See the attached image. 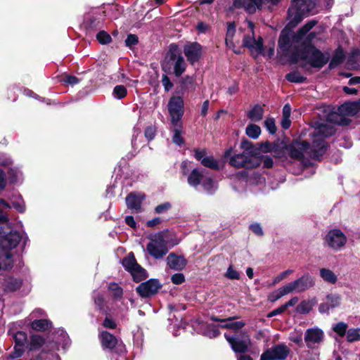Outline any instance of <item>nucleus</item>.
I'll return each mask as SVG.
<instances>
[{"instance_id": "32", "label": "nucleus", "mask_w": 360, "mask_h": 360, "mask_svg": "<svg viewBox=\"0 0 360 360\" xmlns=\"http://www.w3.org/2000/svg\"><path fill=\"white\" fill-rule=\"evenodd\" d=\"M51 322L47 319L35 320L31 323L32 328L37 331H44L51 328Z\"/></svg>"}, {"instance_id": "62", "label": "nucleus", "mask_w": 360, "mask_h": 360, "mask_svg": "<svg viewBox=\"0 0 360 360\" xmlns=\"http://www.w3.org/2000/svg\"><path fill=\"white\" fill-rule=\"evenodd\" d=\"M285 310H286V309H285V306L283 304L281 307L275 309L274 310H273L272 311L269 313L267 314V317L268 318H271V317H273L274 316L281 314L283 313Z\"/></svg>"}, {"instance_id": "19", "label": "nucleus", "mask_w": 360, "mask_h": 360, "mask_svg": "<svg viewBox=\"0 0 360 360\" xmlns=\"http://www.w3.org/2000/svg\"><path fill=\"white\" fill-rule=\"evenodd\" d=\"M162 285L156 279H150L140 284L136 290L143 297H148L156 294L161 288Z\"/></svg>"}, {"instance_id": "48", "label": "nucleus", "mask_w": 360, "mask_h": 360, "mask_svg": "<svg viewBox=\"0 0 360 360\" xmlns=\"http://www.w3.org/2000/svg\"><path fill=\"white\" fill-rule=\"evenodd\" d=\"M264 126L270 134H274L276 133V127L274 118L267 117L264 121Z\"/></svg>"}, {"instance_id": "1", "label": "nucleus", "mask_w": 360, "mask_h": 360, "mask_svg": "<svg viewBox=\"0 0 360 360\" xmlns=\"http://www.w3.org/2000/svg\"><path fill=\"white\" fill-rule=\"evenodd\" d=\"M11 206L5 200L0 199V261L4 262L5 269H11L12 265V254L11 250L15 248L20 240L25 245L27 236L24 233H20L18 229L22 227L21 221L12 225L9 222L6 212Z\"/></svg>"}, {"instance_id": "53", "label": "nucleus", "mask_w": 360, "mask_h": 360, "mask_svg": "<svg viewBox=\"0 0 360 360\" xmlns=\"http://www.w3.org/2000/svg\"><path fill=\"white\" fill-rule=\"evenodd\" d=\"M292 273L293 270L292 269H288L286 271H283L274 278L273 284L274 285L281 282L282 280H283L285 278H286L288 276L290 275Z\"/></svg>"}, {"instance_id": "34", "label": "nucleus", "mask_w": 360, "mask_h": 360, "mask_svg": "<svg viewBox=\"0 0 360 360\" xmlns=\"http://www.w3.org/2000/svg\"><path fill=\"white\" fill-rule=\"evenodd\" d=\"M108 290L115 300H120L123 295L122 288L117 283H111L108 285Z\"/></svg>"}, {"instance_id": "40", "label": "nucleus", "mask_w": 360, "mask_h": 360, "mask_svg": "<svg viewBox=\"0 0 360 360\" xmlns=\"http://www.w3.org/2000/svg\"><path fill=\"white\" fill-rule=\"evenodd\" d=\"M289 294L287 291L285 285L279 288L278 290L273 292L269 296V300L271 302H274L276 300H279L281 297H282L284 295H286Z\"/></svg>"}, {"instance_id": "43", "label": "nucleus", "mask_w": 360, "mask_h": 360, "mask_svg": "<svg viewBox=\"0 0 360 360\" xmlns=\"http://www.w3.org/2000/svg\"><path fill=\"white\" fill-rule=\"evenodd\" d=\"M44 343V339L37 335L31 336L30 339V349L34 350L39 348Z\"/></svg>"}, {"instance_id": "22", "label": "nucleus", "mask_w": 360, "mask_h": 360, "mask_svg": "<svg viewBox=\"0 0 360 360\" xmlns=\"http://www.w3.org/2000/svg\"><path fill=\"white\" fill-rule=\"evenodd\" d=\"M195 158L198 160H200L201 164L206 167L212 169H219V161L212 156H207L206 151L205 150H195Z\"/></svg>"}, {"instance_id": "50", "label": "nucleus", "mask_w": 360, "mask_h": 360, "mask_svg": "<svg viewBox=\"0 0 360 360\" xmlns=\"http://www.w3.org/2000/svg\"><path fill=\"white\" fill-rule=\"evenodd\" d=\"M205 333V335L210 338H216L220 333L219 329L213 325L207 326Z\"/></svg>"}, {"instance_id": "42", "label": "nucleus", "mask_w": 360, "mask_h": 360, "mask_svg": "<svg viewBox=\"0 0 360 360\" xmlns=\"http://www.w3.org/2000/svg\"><path fill=\"white\" fill-rule=\"evenodd\" d=\"M8 175L12 183H18L22 179V173L18 169L11 168L8 172Z\"/></svg>"}, {"instance_id": "23", "label": "nucleus", "mask_w": 360, "mask_h": 360, "mask_svg": "<svg viewBox=\"0 0 360 360\" xmlns=\"http://www.w3.org/2000/svg\"><path fill=\"white\" fill-rule=\"evenodd\" d=\"M195 87L196 84L194 77L186 76L181 79L175 92L178 95L183 96L185 94L194 91Z\"/></svg>"}, {"instance_id": "10", "label": "nucleus", "mask_w": 360, "mask_h": 360, "mask_svg": "<svg viewBox=\"0 0 360 360\" xmlns=\"http://www.w3.org/2000/svg\"><path fill=\"white\" fill-rule=\"evenodd\" d=\"M167 109L171 117L172 124L181 122L184 114V101L180 95L172 96L167 104Z\"/></svg>"}, {"instance_id": "61", "label": "nucleus", "mask_w": 360, "mask_h": 360, "mask_svg": "<svg viewBox=\"0 0 360 360\" xmlns=\"http://www.w3.org/2000/svg\"><path fill=\"white\" fill-rule=\"evenodd\" d=\"M171 207V204L169 202H165L163 204L158 205L155 210L156 213L161 214L165 212Z\"/></svg>"}, {"instance_id": "28", "label": "nucleus", "mask_w": 360, "mask_h": 360, "mask_svg": "<svg viewBox=\"0 0 360 360\" xmlns=\"http://www.w3.org/2000/svg\"><path fill=\"white\" fill-rule=\"evenodd\" d=\"M264 116V108L262 105H255L248 113V118L255 122L260 121Z\"/></svg>"}, {"instance_id": "60", "label": "nucleus", "mask_w": 360, "mask_h": 360, "mask_svg": "<svg viewBox=\"0 0 360 360\" xmlns=\"http://www.w3.org/2000/svg\"><path fill=\"white\" fill-rule=\"evenodd\" d=\"M250 229L257 236L263 235V230L261 225L258 223H254L250 226Z\"/></svg>"}, {"instance_id": "14", "label": "nucleus", "mask_w": 360, "mask_h": 360, "mask_svg": "<svg viewBox=\"0 0 360 360\" xmlns=\"http://www.w3.org/2000/svg\"><path fill=\"white\" fill-rule=\"evenodd\" d=\"M224 336L235 352L244 353L248 351L251 345L250 336L244 331L240 332L239 335L236 337L227 334Z\"/></svg>"}, {"instance_id": "54", "label": "nucleus", "mask_w": 360, "mask_h": 360, "mask_svg": "<svg viewBox=\"0 0 360 360\" xmlns=\"http://www.w3.org/2000/svg\"><path fill=\"white\" fill-rule=\"evenodd\" d=\"M156 134V129L155 127L149 126L145 130V136L148 141L153 140Z\"/></svg>"}, {"instance_id": "64", "label": "nucleus", "mask_w": 360, "mask_h": 360, "mask_svg": "<svg viewBox=\"0 0 360 360\" xmlns=\"http://www.w3.org/2000/svg\"><path fill=\"white\" fill-rule=\"evenodd\" d=\"M65 82L70 84V85H75L77 83H79V80L77 77L72 75H67L65 78Z\"/></svg>"}, {"instance_id": "36", "label": "nucleus", "mask_w": 360, "mask_h": 360, "mask_svg": "<svg viewBox=\"0 0 360 360\" xmlns=\"http://www.w3.org/2000/svg\"><path fill=\"white\" fill-rule=\"evenodd\" d=\"M346 339L349 342L360 341V328H349L346 335Z\"/></svg>"}, {"instance_id": "13", "label": "nucleus", "mask_w": 360, "mask_h": 360, "mask_svg": "<svg viewBox=\"0 0 360 360\" xmlns=\"http://www.w3.org/2000/svg\"><path fill=\"white\" fill-rule=\"evenodd\" d=\"M248 25L251 29V32L244 36L243 39V45L247 47L251 53L255 56L262 54L263 51V39L261 37L256 38L252 31L253 24L251 22H248Z\"/></svg>"}, {"instance_id": "21", "label": "nucleus", "mask_w": 360, "mask_h": 360, "mask_svg": "<svg viewBox=\"0 0 360 360\" xmlns=\"http://www.w3.org/2000/svg\"><path fill=\"white\" fill-rule=\"evenodd\" d=\"M184 52L187 60L193 64L200 59L202 55V47L197 42L188 43L184 47Z\"/></svg>"}, {"instance_id": "4", "label": "nucleus", "mask_w": 360, "mask_h": 360, "mask_svg": "<svg viewBox=\"0 0 360 360\" xmlns=\"http://www.w3.org/2000/svg\"><path fill=\"white\" fill-rule=\"evenodd\" d=\"M286 55H291L297 61H303L304 66L309 65L315 68H321L328 61V56L323 54L314 46H308L304 49L295 51H283Z\"/></svg>"}, {"instance_id": "15", "label": "nucleus", "mask_w": 360, "mask_h": 360, "mask_svg": "<svg viewBox=\"0 0 360 360\" xmlns=\"http://www.w3.org/2000/svg\"><path fill=\"white\" fill-rule=\"evenodd\" d=\"M122 265L127 271L130 272L136 281H139L146 276V271L136 262L132 252L122 260Z\"/></svg>"}, {"instance_id": "5", "label": "nucleus", "mask_w": 360, "mask_h": 360, "mask_svg": "<svg viewBox=\"0 0 360 360\" xmlns=\"http://www.w3.org/2000/svg\"><path fill=\"white\" fill-rule=\"evenodd\" d=\"M179 240L171 242L168 231H162L151 236L147 245V251L155 259H162L168 252L169 248L179 243Z\"/></svg>"}, {"instance_id": "44", "label": "nucleus", "mask_w": 360, "mask_h": 360, "mask_svg": "<svg viewBox=\"0 0 360 360\" xmlns=\"http://www.w3.org/2000/svg\"><path fill=\"white\" fill-rule=\"evenodd\" d=\"M15 345L24 346L27 342V334L22 331H18L13 334Z\"/></svg>"}, {"instance_id": "27", "label": "nucleus", "mask_w": 360, "mask_h": 360, "mask_svg": "<svg viewBox=\"0 0 360 360\" xmlns=\"http://www.w3.org/2000/svg\"><path fill=\"white\" fill-rule=\"evenodd\" d=\"M205 176V169H194L188 176V184L191 186L197 187L202 184Z\"/></svg>"}, {"instance_id": "2", "label": "nucleus", "mask_w": 360, "mask_h": 360, "mask_svg": "<svg viewBox=\"0 0 360 360\" xmlns=\"http://www.w3.org/2000/svg\"><path fill=\"white\" fill-rule=\"evenodd\" d=\"M334 129L328 124H321L316 133L313 134L311 146L305 141H294L290 147V155L292 158L302 160L305 155L312 158H318L326 150L324 138L334 134Z\"/></svg>"}, {"instance_id": "31", "label": "nucleus", "mask_w": 360, "mask_h": 360, "mask_svg": "<svg viewBox=\"0 0 360 360\" xmlns=\"http://www.w3.org/2000/svg\"><path fill=\"white\" fill-rule=\"evenodd\" d=\"M174 126V134L172 136L173 142L177 146H181L184 143V139L182 134V122H178L177 124H172Z\"/></svg>"}, {"instance_id": "41", "label": "nucleus", "mask_w": 360, "mask_h": 360, "mask_svg": "<svg viewBox=\"0 0 360 360\" xmlns=\"http://www.w3.org/2000/svg\"><path fill=\"white\" fill-rule=\"evenodd\" d=\"M285 78L288 81L295 83H302L306 80V77H303L300 72L297 71L287 74Z\"/></svg>"}, {"instance_id": "59", "label": "nucleus", "mask_w": 360, "mask_h": 360, "mask_svg": "<svg viewBox=\"0 0 360 360\" xmlns=\"http://www.w3.org/2000/svg\"><path fill=\"white\" fill-rule=\"evenodd\" d=\"M118 81L120 82H123V83H127V82H129L128 85H130V86H133V85L136 84L138 82L137 80L129 79L122 72H120L119 74V75H118Z\"/></svg>"}, {"instance_id": "39", "label": "nucleus", "mask_w": 360, "mask_h": 360, "mask_svg": "<svg viewBox=\"0 0 360 360\" xmlns=\"http://www.w3.org/2000/svg\"><path fill=\"white\" fill-rule=\"evenodd\" d=\"M348 326L345 322H339L333 326V330L335 333H336L340 337L343 338L347 335L348 330Z\"/></svg>"}, {"instance_id": "11", "label": "nucleus", "mask_w": 360, "mask_h": 360, "mask_svg": "<svg viewBox=\"0 0 360 360\" xmlns=\"http://www.w3.org/2000/svg\"><path fill=\"white\" fill-rule=\"evenodd\" d=\"M167 58L169 62L174 63L175 75L181 76L186 70V63L177 45L172 44L169 46Z\"/></svg>"}, {"instance_id": "37", "label": "nucleus", "mask_w": 360, "mask_h": 360, "mask_svg": "<svg viewBox=\"0 0 360 360\" xmlns=\"http://www.w3.org/2000/svg\"><path fill=\"white\" fill-rule=\"evenodd\" d=\"M245 132L250 138L257 139L261 134V129L257 124H250L247 126Z\"/></svg>"}, {"instance_id": "52", "label": "nucleus", "mask_w": 360, "mask_h": 360, "mask_svg": "<svg viewBox=\"0 0 360 360\" xmlns=\"http://www.w3.org/2000/svg\"><path fill=\"white\" fill-rule=\"evenodd\" d=\"M226 276L229 279H231V280H233V279L238 280V279H240V274L236 269H234L232 266H230L228 268L227 271L226 273Z\"/></svg>"}, {"instance_id": "63", "label": "nucleus", "mask_w": 360, "mask_h": 360, "mask_svg": "<svg viewBox=\"0 0 360 360\" xmlns=\"http://www.w3.org/2000/svg\"><path fill=\"white\" fill-rule=\"evenodd\" d=\"M343 61V56L336 54L331 60L330 63V67H334L340 64Z\"/></svg>"}, {"instance_id": "47", "label": "nucleus", "mask_w": 360, "mask_h": 360, "mask_svg": "<svg viewBox=\"0 0 360 360\" xmlns=\"http://www.w3.org/2000/svg\"><path fill=\"white\" fill-rule=\"evenodd\" d=\"M13 207L19 212H24L25 210V202L21 198L18 196L15 200L12 201Z\"/></svg>"}, {"instance_id": "58", "label": "nucleus", "mask_w": 360, "mask_h": 360, "mask_svg": "<svg viewBox=\"0 0 360 360\" xmlns=\"http://www.w3.org/2000/svg\"><path fill=\"white\" fill-rule=\"evenodd\" d=\"M138 43V37L135 34H129L127 36L125 44L127 46L131 47Z\"/></svg>"}, {"instance_id": "9", "label": "nucleus", "mask_w": 360, "mask_h": 360, "mask_svg": "<svg viewBox=\"0 0 360 360\" xmlns=\"http://www.w3.org/2000/svg\"><path fill=\"white\" fill-rule=\"evenodd\" d=\"M281 0H235L233 6L236 8H244L248 13H255L256 11L266 8L272 9Z\"/></svg>"}, {"instance_id": "24", "label": "nucleus", "mask_w": 360, "mask_h": 360, "mask_svg": "<svg viewBox=\"0 0 360 360\" xmlns=\"http://www.w3.org/2000/svg\"><path fill=\"white\" fill-rule=\"evenodd\" d=\"M340 303V295L335 293H331L326 297L324 302L319 305V310L322 314L327 313L330 309L339 307Z\"/></svg>"}, {"instance_id": "8", "label": "nucleus", "mask_w": 360, "mask_h": 360, "mask_svg": "<svg viewBox=\"0 0 360 360\" xmlns=\"http://www.w3.org/2000/svg\"><path fill=\"white\" fill-rule=\"evenodd\" d=\"M243 148L248 151L243 153L234 155L229 161L231 165L237 167L253 168L259 165L257 158L252 153L254 151V147L252 143L244 141L242 143Z\"/></svg>"}, {"instance_id": "16", "label": "nucleus", "mask_w": 360, "mask_h": 360, "mask_svg": "<svg viewBox=\"0 0 360 360\" xmlns=\"http://www.w3.org/2000/svg\"><path fill=\"white\" fill-rule=\"evenodd\" d=\"M347 240L346 236L339 229L330 230L325 238L326 245L335 250H339L344 247Z\"/></svg>"}, {"instance_id": "56", "label": "nucleus", "mask_w": 360, "mask_h": 360, "mask_svg": "<svg viewBox=\"0 0 360 360\" xmlns=\"http://www.w3.org/2000/svg\"><path fill=\"white\" fill-rule=\"evenodd\" d=\"M162 84L166 91H169L173 86L172 82L166 75H163L162 77Z\"/></svg>"}, {"instance_id": "6", "label": "nucleus", "mask_w": 360, "mask_h": 360, "mask_svg": "<svg viewBox=\"0 0 360 360\" xmlns=\"http://www.w3.org/2000/svg\"><path fill=\"white\" fill-rule=\"evenodd\" d=\"M315 6L314 0H292L288 8L289 25L296 26L305 15L312 13Z\"/></svg>"}, {"instance_id": "35", "label": "nucleus", "mask_w": 360, "mask_h": 360, "mask_svg": "<svg viewBox=\"0 0 360 360\" xmlns=\"http://www.w3.org/2000/svg\"><path fill=\"white\" fill-rule=\"evenodd\" d=\"M315 304V300H304L297 307V311L300 314L309 313Z\"/></svg>"}, {"instance_id": "18", "label": "nucleus", "mask_w": 360, "mask_h": 360, "mask_svg": "<svg viewBox=\"0 0 360 360\" xmlns=\"http://www.w3.org/2000/svg\"><path fill=\"white\" fill-rule=\"evenodd\" d=\"M290 349L285 345H277L266 349L261 356L260 360H285Z\"/></svg>"}, {"instance_id": "25", "label": "nucleus", "mask_w": 360, "mask_h": 360, "mask_svg": "<svg viewBox=\"0 0 360 360\" xmlns=\"http://www.w3.org/2000/svg\"><path fill=\"white\" fill-rule=\"evenodd\" d=\"M144 199V195L139 193H130L126 198V204L129 209L139 212L141 210V203Z\"/></svg>"}, {"instance_id": "33", "label": "nucleus", "mask_w": 360, "mask_h": 360, "mask_svg": "<svg viewBox=\"0 0 360 360\" xmlns=\"http://www.w3.org/2000/svg\"><path fill=\"white\" fill-rule=\"evenodd\" d=\"M22 283V281L20 278H8L6 281L5 290L7 291H15L18 290Z\"/></svg>"}, {"instance_id": "26", "label": "nucleus", "mask_w": 360, "mask_h": 360, "mask_svg": "<svg viewBox=\"0 0 360 360\" xmlns=\"http://www.w3.org/2000/svg\"><path fill=\"white\" fill-rule=\"evenodd\" d=\"M167 263L169 268L179 271L186 266V260L182 256H178L171 253L167 257Z\"/></svg>"}, {"instance_id": "12", "label": "nucleus", "mask_w": 360, "mask_h": 360, "mask_svg": "<svg viewBox=\"0 0 360 360\" xmlns=\"http://www.w3.org/2000/svg\"><path fill=\"white\" fill-rule=\"evenodd\" d=\"M315 285L314 278L308 273L285 285L288 293L292 292H302Z\"/></svg>"}, {"instance_id": "29", "label": "nucleus", "mask_w": 360, "mask_h": 360, "mask_svg": "<svg viewBox=\"0 0 360 360\" xmlns=\"http://www.w3.org/2000/svg\"><path fill=\"white\" fill-rule=\"evenodd\" d=\"M55 343L58 347H61L65 349L69 343V338L68 334L63 329H58L53 338Z\"/></svg>"}, {"instance_id": "20", "label": "nucleus", "mask_w": 360, "mask_h": 360, "mask_svg": "<svg viewBox=\"0 0 360 360\" xmlns=\"http://www.w3.org/2000/svg\"><path fill=\"white\" fill-rule=\"evenodd\" d=\"M324 337L322 330L319 328H309L304 335V341L309 348H315L316 345L320 344Z\"/></svg>"}, {"instance_id": "17", "label": "nucleus", "mask_w": 360, "mask_h": 360, "mask_svg": "<svg viewBox=\"0 0 360 360\" xmlns=\"http://www.w3.org/2000/svg\"><path fill=\"white\" fill-rule=\"evenodd\" d=\"M99 337L103 348L114 350L116 354H122L124 352L125 349L122 342L108 332H101Z\"/></svg>"}, {"instance_id": "57", "label": "nucleus", "mask_w": 360, "mask_h": 360, "mask_svg": "<svg viewBox=\"0 0 360 360\" xmlns=\"http://www.w3.org/2000/svg\"><path fill=\"white\" fill-rule=\"evenodd\" d=\"M171 280L173 283L179 285V284H181L184 281L185 278H184V276L183 274L177 273V274H174L172 276Z\"/></svg>"}, {"instance_id": "51", "label": "nucleus", "mask_w": 360, "mask_h": 360, "mask_svg": "<svg viewBox=\"0 0 360 360\" xmlns=\"http://www.w3.org/2000/svg\"><path fill=\"white\" fill-rule=\"evenodd\" d=\"M236 31V27L233 23H229L227 27V32H226V43L227 46H229V43L231 41V39L233 38Z\"/></svg>"}, {"instance_id": "46", "label": "nucleus", "mask_w": 360, "mask_h": 360, "mask_svg": "<svg viewBox=\"0 0 360 360\" xmlns=\"http://www.w3.org/2000/svg\"><path fill=\"white\" fill-rule=\"evenodd\" d=\"M127 95V89L122 85H117L114 87L113 96L117 99H122Z\"/></svg>"}, {"instance_id": "49", "label": "nucleus", "mask_w": 360, "mask_h": 360, "mask_svg": "<svg viewBox=\"0 0 360 360\" xmlns=\"http://www.w3.org/2000/svg\"><path fill=\"white\" fill-rule=\"evenodd\" d=\"M96 39L102 44H107L111 41V37L105 31L99 32L96 35Z\"/></svg>"}, {"instance_id": "55", "label": "nucleus", "mask_w": 360, "mask_h": 360, "mask_svg": "<svg viewBox=\"0 0 360 360\" xmlns=\"http://www.w3.org/2000/svg\"><path fill=\"white\" fill-rule=\"evenodd\" d=\"M22 345H15L14 351L10 354L11 359H15L20 357L23 353Z\"/></svg>"}, {"instance_id": "3", "label": "nucleus", "mask_w": 360, "mask_h": 360, "mask_svg": "<svg viewBox=\"0 0 360 360\" xmlns=\"http://www.w3.org/2000/svg\"><path fill=\"white\" fill-rule=\"evenodd\" d=\"M316 21L310 20L297 30L296 33L291 34L288 31H282L279 39L278 46L282 51H295L297 49H304L312 46L311 42L316 37L314 32H308L316 25Z\"/></svg>"}, {"instance_id": "7", "label": "nucleus", "mask_w": 360, "mask_h": 360, "mask_svg": "<svg viewBox=\"0 0 360 360\" xmlns=\"http://www.w3.org/2000/svg\"><path fill=\"white\" fill-rule=\"evenodd\" d=\"M360 112V100L354 102L345 103L340 105L338 112H333L328 115L327 120L338 125H347L348 120L344 115L354 116Z\"/></svg>"}, {"instance_id": "45", "label": "nucleus", "mask_w": 360, "mask_h": 360, "mask_svg": "<svg viewBox=\"0 0 360 360\" xmlns=\"http://www.w3.org/2000/svg\"><path fill=\"white\" fill-rule=\"evenodd\" d=\"M245 326V323L244 321H240L236 322H229L224 324H221L220 327L223 328L238 330L240 328H242Z\"/></svg>"}, {"instance_id": "30", "label": "nucleus", "mask_w": 360, "mask_h": 360, "mask_svg": "<svg viewBox=\"0 0 360 360\" xmlns=\"http://www.w3.org/2000/svg\"><path fill=\"white\" fill-rule=\"evenodd\" d=\"M320 276L326 283L335 284L338 281V276L329 269L322 268L320 269Z\"/></svg>"}, {"instance_id": "38", "label": "nucleus", "mask_w": 360, "mask_h": 360, "mask_svg": "<svg viewBox=\"0 0 360 360\" xmlns=\"http://www.w3.org/2000/svg\"><path fill=\"white\" fill-rule=\"evenodd\" d=\"M201 185L204 188V189L210 193H212L214 191H216L217 186L216 183L212 180V179L210 176H205Z\"/></svg>"}]
</instances>
